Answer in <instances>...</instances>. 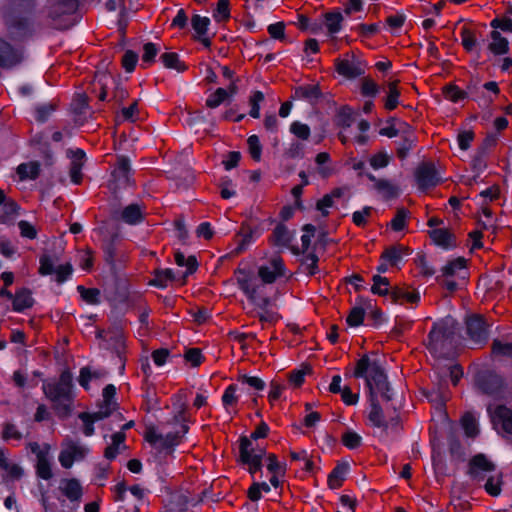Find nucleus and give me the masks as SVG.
Listing matches in <instances>:
<instances>
[{"mask_svg":"<svg viewBox=\"0 0 512 512\" xmlns=\"http://www.w3.org/2000/svg\"><path fill=\"white\" fill-rule=\"evenodd\" d=\"M459 336V323L448 316L433 323L424 345L433 357L447 359L456 352Z\"/></svg>","mask_w":512,"mask_h":512,"instance_id":"f257e3e1","label":"nucleus"},{"mask_svg":"<svg viewBox=\"0 0 512 512\" xmlns=\"http://www.w3.org/2000/svg\"><path fill=\"white\" fill-rule=\"evenodd\" d=\"M73 376L69 368L64 369L57 379L43 382L42 389L51 402V408L60 419L70 417L73 409Z\"/></svg>","mask_w":512,"mask_h":512,"instance_id":"f03ea898","label":"nucleus"},{"mask_svg":"<svg viewBox=\"0 0 512 512\" xmlns=\"http://www.w3.org/2000/svg\"><path fill=\"white\" fill-rule=\"evenodd\" d=\"M355 378L365 377L370 397H376L375 390L379 392L386 401L391 400L388 394L389 383L384 369L377 363H370L367 354H364L357 362L353 372Z\"/></svg>","mask_w":512,"mask_h":512,"instance_id":"7ed1b4c3","label":"nucleus"},{"mask_svg":"<svg viewBox=\"0 0 512 512\" xmlns=\"http://www.w3.org/2000/svg\"><path fill=\"white\" fill-rule=\"evenodd\" d=\"M269 426L266 422L261 421L249 437L241 435L239 438V457L237 462L248 466V472L251 475L261 471L262 469V458L265 453V449H260L258 453H254L252 448V440L264 439L269 434Z\"/></svg>","mask_w":512,"mask_h":512,"instance_id":"20e7f679","label":"nucleus"},{"mask_svg":"<svg viewBox=\"0 0 512 512\" xmlns=\"http://www.w3.org/2000/svg\"><path fill=\"white\" fill-rule=\"evenodd\" d=\"M79 6V0H54L47 11L51 26L58 30H68L76 25L81 18Z\"/></svg>","mask_w":512,"mask_h":512,"instance_id":"39448f33","label":"nucleus"},{"mask_svg":"<svg viewBox=\"0 0 512 512\" xmlns=\"http://www.w3.org/2000/svg\"><path fill=\"white\" fill-rule=\"evenodd\" d=\"M30 14L31 0H11L5 8L4 19L12 36L20 37L29 31Z\"/></svg>","mask_w":512,"mask_h":512,"instance_id":"423d86ee","label":"nucleus"},{"mask_svg":"<svg viewBox=\"0 0 512 512\" xmlns=\"http://www.w3.org/2000/svg\"><path fill=\"white\" fill-rule=\"evenodd\" d=\"M465 326L467 337L475 348L481 349L488 343L491 324L483 314L466 316Z\"/></svg>","mask_w":512,"mask_h":512,"instance_id":"0eeeda50","label":"nucleus"},{"mask_svg":"<svg viewBox=\"0 0 512 512\" xmlns=\"http://www.w3.org/2000/svg\"><path fill=\"white\" fill-rule=\"evenodd\" d=\"M58 261L57 256L44 253L39 258L38 273L42 276L53 275V280L57 284H63L73 274L74 268L71 262L59 264L55 267V263Z\"/></svg>","mask_w":512,"mask_h":512,"instance_id":"6e6552de","label":"nucleus"},{"mask_svg":"<svg viewBox=\"0 0 512 512\" xmlns=\"http://www.w3.org/2000/svg\"><path fill=\"white\" fill-rule=\"evenodd\" d=\"M233 275L239 289L245 294L249 301L254 302L257 296L258 286L255 285V270L253 264L241 260L234 270Z\"/></svg>","mask_w":512,"mask_h":512,"instance_id":"1a4fd4ad","label":"nucleus"},{"mask_svg":"<svg viewBox=\"0 0 512 512\" xmlns=\"http://www.w3.org/2000/svg\"><path fill=\"white\" fill-rule=\"evenodd\" d=\"M504 379L492 369H479L474 375L475 387L485 395L495 396L504 388Z\"/></svg>","mask_w":512,"mask_h":512,"instance_id":"9d476101","label":"nucleus"},{"mask_svg":"<svg viewBox=\"0 0 512 512\" xmlns=\"http://www.w3.org/2000/svg\"><path fill=\"white\" fill-rule=\"evenodd\" d=\"M415 178L418 188L422 191L434 188L443 183L434 162L422 161L416 168Z\"/></svg>","mask_w":512,"mask_h":512,"instance_id":"9b49d317","label":"nucleus"},{"mask_svg":"<svg viewBox=\"0 0 512 512\" xmlns=\"http://www.w3.org/2000/svg\"><path fill=\"white\" fill-rule=\"evenodd\" d=\"M488 413L494 429L500 428L502 432L512 435V409L504 404L488 407Z\"/></svg>","mask_w":512,"mask_h":512,"instance_id":"f8f14e48","label":"nucleus"},{"mask_svg":"<svg viewBox=\"0 0 512 512\" xmlns=\"http://www.w3.org/2000/svg\"><path fill=\"white\" fill-rule=\"evenodd\" d=\"M259 231V226L253 224L252 219L245 220L241 223L238 232L234 236L236 248L231 252L232 255L237 256L246 251L248 245L252 242L253 236Z\"/></svg>","mask_w":512,"mask_h":512,"instance_id":"ddd939ff","label":"nucleus"},{"mask_svg":"<svg viewBox=\"0 0 512 512\" xmlns=\"http://www.w3.org/2000/svg\"><path fill=\"white\" fill-rule=\"evenodd\" d=\"M401 140L396 148V156L400 160L407 158L409 152L416 146L417 136L414 128L407 122L401 121Z\"/></svg>","mask_w":512,"mask_h":512,"instance_id":"4468645a","label":"nucleus"},{"mask_svg":"<svg viewBox=\"0 0 512 512\" xmlns=\"http://www.w3.org/2000/svg\"><path fill=\"white\" fill-rule=\"evenodd\" d=\"M346 57H351L352 60L355 58V53L350 52L346 53ZM334 68L335 71L340 75L343 76L346 79H355L357 77H360L364 75L365 70L363 67H361L360 62L357 64L353 61H350L348 58L341 59L336 58L334 60Z\"/></svg>","mask_w":512,"mask_h":512,"instance_id":"2eb2a0df","label":"nucleus"},{"mask_svg":"<svg viewBox=\"0 0 512 512\" xmlns=\"http://www.w3.org/2000/svg\"><path fill=\"white\" fill-rule=\"evenodd\" d=\"M428 235L435 245L443 249L458 246L456 235L448 228H434L428 231Z\"/></svg>","mask_w":512,"mask_h":512,"instance_id":"dca6fc26","label":"nucleus"},{"mask_svg":"<svg viewBox=\"0 0 512 512\" xmlns=\"http://www.w3.org/2000/svg\"><path fill=\"white\" fill-rule=\"evenodd\" d=\"M411 253L412 250L409 246L403 245L401 243H395L384 248V250L381 252V259L388 261L390 267H397L399 262L402 261L403 257L408 256Z\"/></svg>","mask_w":512,"mask_h":512,"instance_id":"f3484780","label":"nucleus"},{"mask_svg":"<svg viewBox=\"0 0 512 512\" xmlns=\"http://www.w3.org/2000/svg\"><path fill=\"white\" fill-rule=\"evenodd\" d=\"M210 19L208 17H201L198 14H194L191 17V25L196 35L192 36L194 41H199L205 48H210L212 45L211 38L205 37Z\"/></svg>","mask_w":512,"mask_h":512,"instance_id":"a211bd4d","label":"nucleus"},{"mask_svg":"<svg viewBox=\"0 0 512 512\" xmlns=\"http://www.w3.org/2000/svg\"><path fill=\"white\" fill-rule=\"evenodd\" d=\"M0 468L3 470L1 483L10 486L11 483L20 480L24 474L23 469L16 463L11 462L6 456L3 462H0Z\"/></svg>","mask_w":512,"mask_h":512,"instance_id":"6ab92c4d","label":"nucleus"},{"mask_svg":"<svg viewBox=\"0 0 512 512\" xmlns=\"http://www.w3.org/2000/svg\"><path fill=\"white\" fill-rule=\"evenodd\" d=\"M61 100L58 96L52 97L48 103L38 104L34 108V118L38 123H46L60 108Z\"/></svg>","mask_w":512,"mask_h":512,"instance_id":"aec40b11","label":"nucleus"},{"mask_svg":"<svg viewBox=\"0 0 512 512\" xmlns=\"http://www.w3.org/2000/svg\"><path fill=\"white\" fill-rule=\"evenodd\" d=\"M120 239V235L118 232H114L110 235L108 239H104L102 242V251L104 254V261L111 268L114 269L116 267L117 260V242Z\"/></svg>","mask_w":512,"mask_h":512,"instance_id":"412c9836","label":"nucleus"},{"mask_svg":"<svg viewBox=\"0 0 512 512\" xmlns=\"http://www.w3.org/2000/svg\"><path fill=\"white\" fill-rule=\"evenodd\" d=\"M293 98L305 99L311 104H317L323 97V92L319 84H305L295 88Z\"/></svg>","mask_w":512,"mask_h":512,"instance_id":"4be33fe9","label":"nucleus"},{"mask_svg":"<svg viewBox=\"0 0 512 512\" xmlns=\"http://www.w3.org/2000/svg\"><path fill=\"white\" fill-rule=\"evenodd\" d=\"M44 140H45V135L43 132H40L34 137V144L38 146V151L40 153V157L42 159L44 167L48 171V175L52 176V167L54 165V158H53L49 143Z\"/></svg>","mask_w":512,"mask_h":512,"instance_id":"5701e85b","label":"nucleus"},{"mask_svg":"<svg viewBox=\"0 0 512 512\" xmlns=\"http://www.w3.org/2000/svg\"><path fill=\"white\" fill-rule=\"evenodd\" d=\"M130 173V159L126 155H117L115 167L111 172L113 179L117 182L128 184Z\"/></svg>","mask_w":512,"mask_h":512,"instance_id":"b1692460","label":"nucleus"},{"mask_svg":"<svg viewBox=\"0 0 512 512\" xmlns=\"http://www.w3.org/2000/svg\"><path fill=\"white\" fill-rule=\"evenodd\" d=\"M390 299L394 304H417L420 301V295L416 290L408 291L403 287L394 286L391 287Z\"/></svg>","mask_w":512,"mask_h":512,"instance_id":"393cba45","label":"nucleus"},{"mask_svg":"<svg viewBox=\"0 0 512 512\" xmlns=\"http://www.w3.org/2000/svg\"><path fill=\"white\" fill-rule=\"evenodd\" d=\"M268 241L273 246H284L289 248V246H291L292 233L284 223L280 222L275 226Z\"/></svg>","mask_w":512,"mask_h":512,"instance_id":"a878e982","label":"nucleus"},{"mask_svg":"<svg viewBox=\"0 0 512 512\" xmlns=\"http://www.w3.org/2000/svg\"><path fill=\"white\" fill-rule=\"evenodd\" d=\"M59 488L62 494L66 496L71 502L80 501L83 495L80 482L76 478L62 479L61 486Z\"/></svg>","mask_w":512,"mask_h":512,"instance_id":"bb28decb","label":"nucleus"},{"mask_svg":"<svg viewBox=\"0 0 512 512\" xmlns=\"http://www.w3.org/2000/svg\"><path fill=\"white\" fill-rule=\"evenodd\" d=\"M469 470L468 473L474 478L477 477V471L482 470L486 472H492L495 470L496 466L493 462H491L485 454L479 453L474 455L469 461Z\"/></svg>","mask_w":512,"mask_h":512,"instance_id":"cd10ccee","label":"nucleus"},{"mask_svg":"<svg viewBox=\"0 0 512 512\" xmlns=\"http://www.w3.org/2000/svg\"><path fill=\"white\" fill-rule=\"evenodd\" d=\"M144 219L145 212L137 203L129 204L121 212V220L128 225H137L144 221Z\"/></svg>","mask_w":512,"mask_h":512,"instance_id":"c85d7f7f","label":"nucleus"},{"mask_svg":"<svg viewBox=\"0 0 512 512\" xmlns=\"http://www.w3.org/2000/svg\"><path fill=\"white\" fill-rule=\"evenodd\" d=\"M21 60V55L9 43L0 39V66L11 67Z\"/></svg>","mask_w":512,"mask_h":512,"instance_id":"c756f323","label":"nucleus"},{"mask_svg":"<svg viewBox=\"0 0 512 512\" xmlns=\"http://www.w3.org/2000/svg\"><path fill=\"white\" fill-rule=\"evenodd\" d=\"M174 260L178 266H180V267L185 266L187 268L186 273L183 276L182 283H181V285H185L186 284V276L194 274L198 270V267H199L198 260L195 255H190L187 258H185L184 254L179 250H177L174 253Z\"/></svg>","mask_w":512,"mask_h":512,"instance_id":"7c9ffc66","label":"nucleus"},{"mask_svg":"<svg viewBox=\"0 0 512 512\" xmlns=\"http://www.w3.org/2000/svg\"><path fill=\"white\" fill-rule=\"evenodd\" d=\"M371 401V410L368 415V419L370 422L378 428H382L383 430H386L389 427V423L384 417L383 409L381 405L379 404L376 397H370Z\"/></svg>","mask_w":512,"mask_h":512,"instance_id":"2f4dec72","label":"nucleus"},{"mask_svg":"<svg viewBox=\"0 0 512 512\" xmlns=\"http://www.w3.org/2000/svg\"><path fill=\"white\" fill-rule=\"evenodd\" d=\"M37 452V463H36V474L39 478L44 480H49L52 478L53 473L51 469V464L47 459L46 455L43 451L39 450V446L34 442V452Z\"/></svg>","mask_w":512,"mask_h":512,"instance_id":"473e14b6","label":"nucleus"},{"mask_svg":"<svg viewBox=\"0 0 512 512\" xmlns=\"http://www.w3.org/2000/svg\"><path fill=\"white\" fill-rule=\"evenodd\" d=\"M400 80L395 79L388 83V94L384 99V108L387 111L395 110L399 105V97L401 95V90L399 88Z\"/></svg>","mask_w":512,"mask_h":512,"instance_id":"72a5a7b5","label":"nucleus"},{"mask_svg":"<svg viewBox=\"0 0 512 512\" xmlns=\"http://www.w3.org/2000/svg\"><path fill=\"white\" fill-rule=\"evenodd\" d=\"M367 178L375 183V188L379 192H383L387 200L397 198L399 195L398 187L390 183L386 179H376V177L370 173L367 174Z\"/></svg>","mask_w":512,"mask_h":512,"instance_id":"f704fd0d","label":"nucleus"},{"mask_svg":"<svg viewBox=\"0 0 512 512\" xmlns=\"http://www.w3.org/2000/svg\"><path fill=\"white\" fill-rule=\"evenodd\" d=\"M152 274L154 277L148 281V285L150 286L166 288L169 281L172 282L175 280V275L169 268L155 269Z\"/></svg>","mask_w":512,"mask_h":512,"instance_id":"c9c22d12","label":"nucleus"},{"mask_svg":"<svg viewBox=\"0 0 512 512\" xmlns=\"http://www.w3.org/2000/svg\"><path fill=\"white\" fill-rule=\"evenodd\" d=\"M348 470L347 463L337 464L329 473L327 478V485L330 489H339L344 483V474Z\"/></svg>","mask_w":512,"mask_h":512,"instance_id":"e433bc0d","label":"nucleus"},{"mask_svg":"<svg viewBox=\"0 0 512 512\" xmlns=\"http://www.w3.org/2000/svg\"><path fill=\"white\" fill-rule=\"evenodd\" d=\"M461 44L467 53L474 51L478 45L477 33L469 25H464L460 32Z\"/></svg>","mask_w":512,"mask_h":512,"instance_id":"4c0bfd02","label":"nucleus"},{"mask_svg":"<svg viewBox=\"0 0 512 512\" xmlns=\"http://www.w3.org/2000/svg\"><path fill=\"white\" fill-rule=\"evenodd\" d=\"M163 65L168 69H175L178 72H185L188 66L181 61L176 52H165L160 56Z\"/></svg>","mask_w":512,"mask_h":512,"instance_id":"58836bf2","label":"nucleus"},{"mask_svg":"<svg viewBox=\"0 0 512 512\" xmlns=\"http://www.w3.org/2000/svg\"><path fill=\"white\" fill-rule=\"evenodd\" d=\"M468 259L463 256H459L452 260H449L446 265L441 268V275L452 277L456 275L457 271L467 269Z\"/></svg>","mask_w":512,"mask_h":512,"instance_id":"ea45409f","label":"nucleus"},{"mask_svg":"<svg viewBox=\"0 0 512 512\" xmlns=\"http://www.w3.org/2000/svg\"><path fill=\"white\" fill-rule=\"evenodd\" d=\"M491 355L495 358L512 360V343H504L499 339H494L491 344Z\"/></svg>","mask_w":512,"mask_h":512,"instance_id":"a19ab883","label":"nucleus"},{"mask_svg":"<svg viewBox=\"0 0 512 512\" xmlns=\"http://www.w3.org/2000/svg\"><path fill=\"white\" fill-rule=\"evenodd\" d=\"M371 292L378 296H390V280L387 277L376 274L372 277Z\"/></svg>","mask_w":512,"mask_h":512,"instance_id":"79ce46f5","label":"nucleus"},{"mask_svg":"<svg viewBox=\"0 0 512 512\" xmlns=\"http://www.w3.org/2000/svg\"><path fill=\"white\" fill-rule=\"evenodd\" d=\"M443 96L453 103H457L468 97L466 91L460 89L456 84L449 83L442 87Z\"/></svg>","mask_w":512,"mask_h":512,"instance_id":"37998d69","label":"nucleus"},{"mask_svg":"<svg viewBox=\"0 0 512 512\" xmlns=\"http://www.w3.org/2000/svg\"><path fill=\"white\" fill-rule=\"evenodd\" d=\"M461 424L467 437L475 438L479 434L478 423L472 413L466 412L461 417Z\"/></svg>","mask_w":512,"mask_h":512,"instance_id":"c03bdc74","label":"nucleus"},{"mask_svg":"<svg viewBox=\"0 0 512 512\" xmlns=\"http://www.w3.org/2000/svg\"><path fill=\"white\" fill-rule=\"evenodd\" d=\"M414 264L419 269V275L423 278H429L435 274V269L428 264L426 254L423 251L417 253Z\"/></svg>","mask_w":512,"mask_h":512,"instance_id":"a18cd8bd","label":"nucleus"},{"mask_svg":"<svg viewBox=\"0 0 512 512\" xmlns=\"http://www.w3.org/2000/svg\"><path fill=\"white\" fill-rule=\"evenodd\" d=\"M89 107V97L86 93H76L71 102V112L80 116L85 113Z\"/></svg>","mask_w":512,"mask_h":512,"instance_id":"49530a36","label":"nucleus"},{"mask_svg":"<svg viewBox=\"0 0 512 512\" xmlns=\"http://www.w3.org/2000/svg\"><path fill=\"white\" fill-rule=\"evenodd\" d=\"M229 99V93L225 88L219 87L206 99L205 105L210 109L217 108Z\"/></svg>","mask_w":512,"mask_h":512,"instance_id":"de8ad7c7","label":"nucleus"},{"mask_svg":"<svg viewBox=\"0 0 512 512\" xmlns=\"http://www.w3.org/2000/svg\"><path fill=\"white\" fill-rule=\"evenodd\" d=\"M325 24L330 34L337 33L341 29L343 16L338 11L326 12L324 14Z\"/></svg>","mask_w":512,"mask_h":512,"instance_id":"09e8293b","label":"nucleus"},{"mask_svg":"<svg viewBox=\"0 0 512 512\" xmlns=\"http://www.w3.org/2000/svg\"><path fill=\"white\" fill-rule=\"evenodd\" d=\"M231 17L229 0H218L216 9L213 11V18L217 23L227 22Z\"/></svg>","mask_w":512,"mask_h":512,"instance_id":"8fccbe9b","label":"nucleus"},{"mask_svg":"<svg viewBox=\"0 0 512 512\" xmlns=\"http://www.w3.org/2000/svg\"><path fill=\"white\" fill-rule=\"evenodd\" d=\"M319 257L315 252H309L301 259V265H305L306 274L310 277L315 276L319 272Z\"/></svg>","mask_w":512,"mask_h":512,"instance_id":"3c124183","label":"nucleus"},{"mask_svg":"<svg viewBox=\"0 0 512 512\" xmlns=\"http://www.w3.org/2000/svg\"><path fill=\"white\" fill-rule=\"evenodd\" d=\"M354 122L353 112L350 106H342L336 116V125L342 129L349 128Z\"/></svg>","mask_w":512,"mask_h":512,"instance_id":"603ef678","label":"nucleus"},{"mask_svg":"<svg viewBox=\"0 0 512 512\" xmlns=\"http://www.w3.org/2000/svg\"><path fill=\"white\" fill-rule=\"evenodd\" d=\"M19 206L14 201H7L3 204L0 214V223H12L14 218L18 215Z\"/></svg>","mask_w":512,"mask_h":512,"instance_id":"864d4df0","label":"nucleus"},{"mask_svg":"<svg viewBox=\"0 0 512 512\" xmlns=\"http://www.w3.org/2000/svg\"><path fill=\"white\" fill-rule=\"evenodd\" d=\"M77 291L81 299L88 304L96 305L100 302V290L98 288H86L83 285H78Z\"/></svg>","mask_w":512,"mask_h":512,"instance_id":"5fc2aeb1","label":"nucleus"},{"mask_svg":"<svg viewBox=\"0 0 512 512\" xmlns=\"http://www.w3.org/2000/svg\"><path fill=\"white\" fill-rule=\"evenodd\" d=\"M380 91V86L370 77L361 79L360 93L364 97H375Z\"/></svg>","mask_w":512,"mask_h":512,"instance_id":"6e6d98bb","label":"nucleus"},{"mask_svg":"<svg viewBox=\"0 0 512 512\" xmlns=\"http://www.w3.org/2000/svg\"><path fill=\"white\" fill-rule=\"evenodd\" d=\"M312 373V367L310 364H304L302 369L293 370L289 373L288 380L294 387L299 388L304 383V377L306 374Z\"/></svg>","mask_w":512,"mask_h":512,"instance_id":"4d7b16f0","label":"nucleus"},{"mask_svg":"<svg viewBox=\"0 0 512 512\" xmlns=\"http://www.w3.org/2000/svg\"><path fill=\"white\" fill-rule=\"evenodd\" d=\"M408 210L404 207L398 208L393 219L390 222V227L393 231L399 232L407 227L406 219L408 217Z\"/></svg>","mask_w":512,"mask_h":512,"instance_id":"13d9d810","label":"nucleus"},{"mask_svg":"<svg viewBox=\"0 0 512 512\" xmlns=\"http://www.w3.org/2000/svg\"><path fill=\"white\" fill-rule=\"evenodd\" d=\"M449 453L452 458V460H455L457 462H463L465 460V452L463 449V446L460 442V440L452 436L449 439Z\"/></svg>","mask_w":512,"mask_h":512,"instance_id":"bf43d9fd","label":"nucleus"},{"mask_svg":"<svg viewBox=\"0 0 512 512\" xmlns=\"http://www.w3.org/2000/svg\"><path fill=\"white\" fill-rule=\"evenodd\" d=\"M32 304V296L29 290L19 291L13 298V306L17 311H21L25 308L30 307Z\"/></svg>","mask_w":512,"mask_h":512,"instance_id":"052dcab7","label":"nucleus"},{"mask_svg":"<svg viewBox=\"0 0 512 512\" xmlns=\"http://www.w3.org/2000/svg\"><path fill=\"white\" fill-rule=\"evenodd\" d=\"M502 485V474H499L498 477L490 476L484 484V489L490 496L496 497L501 493Z\"/></svg>","mask_w":512,"mask_h":512,"instance_id":"680f3d73","label":"nucleus"},{"mask_svg":"<svg viewBox=\"0 0 512 512\" xmlns=\"http://www.w3.org/2000/svg\"><path fill=\"white\" fill-rule=\"evenodd\" d=\"M342 444L348 449H357L361 446L362 438L354 431L347 430L341 436Z\"/></svg>","mask_w":512,"mask_h":512,"instance_id":"e2e57ef3","label":"nucleus"},{"mask_svg":"<svg viewBox=\"0 0 512 512\" xmlns=\"http://www.w3.org/2000/svg\"><path fill=\"white\" fill-rule=\"evenodd\" d=\"M267 459V470L272 474H280L284 476L286 473V463H280L278 457L274 453H269Z\"/></svg>","mask_w":512,"mask_h":512,"instance_id":"0e129e2a","label":"nucleus"},{"mask_svg":"<svg viewBox=\"0 0 512 512\" xmlns=\"http://www.w3.org/2000/svg\"><path fill=\"white\" fill-rule=\"evenodd\" d=\"M138 62V54L133 50H126L121 59V66L127 72L135 70Z\"/></svg>","mask_w":512,"mask_h":512,"instance_id":"69168bd1","label":"nucleus"},{"mask_svg":"<svg viewBox=\"0 0 512 512\" xmlns=\"http://www.w3.org/2000/svg\"><path fill=\"white\" fill-rule=\"evenodd\" d=\"M365 317V310L362 307H353L347 315L346 322L350 327L360 326Z\"/></svg>","mask_w":512,"mask_h":512,"instance_id":"338daca9","label":"nucleus"},{"mask_svg":"<svg viewBox=\"0 0 512 512\" xmlns=\"http://www.w3.org/2000/svg\"><path fill=\"white\" fill-rule=\"evenodd\" d=\"M182 440V434H179L178 431L169 432L165 437H163L161 448L166 451H172L175 446H178L182 442Z\"/></svg>","mask_w":512,"mask_h":512,"instance_id":"774afa93","label":"nucleus"}]
</instances>
